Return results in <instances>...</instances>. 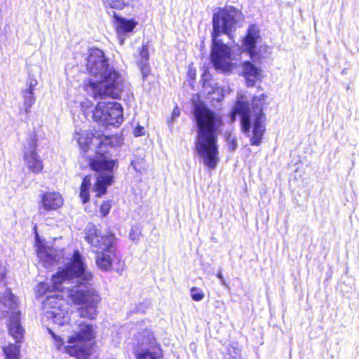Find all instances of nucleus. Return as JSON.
Wrapping results in <instances>:
<instances>
[{
  "mask_svg": "<svg viewBox=\"0 0 359 359\" xmlns=\"http://www.w3.org/2000/svg\"><path fill=\"white\" fill-rule=\"evenodd\" d=\"M83 256L75 250L66 265L52 276L53 290L57 294L50 295L43 302L45 316L61 326L69 321L67 302L81 306L78 315L93 319L97 315L100 295L93 287L92 273L86 270Z\"/></svg>",
  "mask_w": 359,
  "mask_h": 359,
  "instance_id": "nucleus-1",
  "label": "nucleus"
},
{
  "mask_svg": "<svg viewBox=\"0 0 359 359\" xmlns=\"http://www.w3.org/2000/svg\"><path fill=\"white\" fill-rule=\"evenodd\" d=\"M194 116L197 132L196 151L204 165L213 170L219 161L217 137L223 126L222 116L203 104L194 107Z\"/></svg>",
  "mask_w": 359,
  "mask_h": 359,
  "instance_id": "nucleus-2",
  "label": "nucleus"
},
{
  "mask_svg": "<svg viewBox=\"0 0 359 359\" xmlns=\"http://www.w3.org/2000/svg\"><path fill=\"white\" fill-rule=\"evenodd\" d=\"M87 70L94 78L90 79L88 90H91L95 98L109 96L116 98L123 88V79L115 69L109 68L103 52L92 49L86 64Z\"/></svg>",
  "mask_w": 359,
  "mask_h": 359,
  "instance_id": "nucleus-3",
  "label": "nucleus"
},
{
  "mask_svg": "<svg viewBox=\"0 0 359 359\" xmlns=\"http://www.w3.org/2000/svg\"><path fill=\"white\" fill-rule=\"evenodd\" d=\"M241 15V12L233 7L220 9L213 15L211 62L216 69L223 72L231 69L232 56L230 48L218 38L222 34L231 37V32L236 30V24L240 20Z\"/></svg>",
  "mask_w": 359,
  "mask_h": 359,
  "instance_id": "nucleus-4",
  "label": "nucleus"
},
{
  "mask_svg": "<svg viewBox=\"0 0 359 359\" xmlns=\"http://www.w3.org/2000/svg\"><path fill=\"white\" fill-rule=\"evenodd\" d=\"M266 98L267 96L261 94L255 96L250 103L245 96L241 95L237 97L233 109L232 121L235 120L236 115L239 116L241 130L245 136L250 137V144L253 146L262 144L266 130V115L263 111Z\"/></svg>",
  "mask_w": 359,
  "mask_h": 359,
  "instance_id": "nucleus-5",
  "label": "nucleus"
},
{
  "mask_svg": "<svg viewBox=\"0 0 359 359\" xmlns=\"http://www.w3.org/2000/svg\"><path fill=\"white\" fill-rule=\"evenodd\" d=\"M49 333L54 339V344L58 351L75 356L77 359H98L95 354L90 352L89 341L93 338L91 325L79 322L78 330L67 338V345H65L64 338L57 336L51 330H49Z\"/></svg>",
  "mask_w": 359,
  "mask_h": 359,
  "instance_id": "nucleus-6",
  "label": "nucleus"
},
{
  "mask_svg": "<svg viewBox=\"0 0 359 359\" xmlns=\"http://www.w3.org/2000/svg\"><path fill=\"white\" fill-rule=\"evenodd\" d=\"M100 151H96L97 155L90 162V168L96 172L97 180L93 187V191L97 197L106 194L107 189L113 183L114 168L117 165L115 161L101 154Z\"/></svg>",
  "mask_w": 359,
  "mask_h": 359,
  "instance_id": "nucleus-7",
  "label": "nucleus"
},
{
  "mask_svg": "<svg viewBox=\"0 0 359 359\" xmlns=\"http://www.w3.org/2000/svg\"><path fill=\"white\" fill-rule=\"evenodd\" d=\"M15 297L11 290H6L4 296L0 298V318L10 315L8 325L10 334L15 339L16 343H20L23 339L24 330L20 322V311L17 310Z\"/></svg>",
  "mask_w": 359,
  "mask_h": 359,
  "instance_id": "nucleus-8",
  "label": "nucleus"
},
{
  "mask_svg": "<svg viewBox=\"0 0 359 359\" xmlns=\"http://www.w3.org/2000/svg\"><path fill=\"white\" fill-rule=\"evenodd\" d=\"M137 345L134 353L136 359H159L163 356L161 345L149 330L139 332L136 337Z\"/></svg>",
  "mask_w": 359,
  "mask_h": 359,
  "instance_id": "nucleus-9",
  "label": "nucleus"
},
{
  "mask_svg": "<svg viewBox=\"0 0 359 359\" xmlns=\"http://www.w3.org/2000/svg\"><path fill=\"white\" fill-rule=\"evenodd\" d=\"M93 118L104 126H118L123 120V108L114 101L99 102L93 111Z\"/></svg>",
  "mask_w": 359,
  "mask_h": 359,
  "instance_id": "nucleus-10",
  "label": "nucleus"
},
{
  "mask_svg": "<svg viewBox=\"0 0 359 359\" xmlns=\"http://www.w3.org/2000/svg\"><path fill=\"white\" fill-rule=\"evenodd\" d=\"M262 38L259 28L255 25H250L248 29L246 36L243 40V50L247 52L253 61L262 60L269 57L271 54L270 48L266 46H259Z\"/></svg>",
  "mask_w": 359,
  "mask_h": 359,
  "instance_id": "nucleus-11",
  "label": "nucleus"
},
{
  "mask_svg": "<svg viewBox=\"0 0 359 359\" xmlns=\"http://www.w3.org/2000/svg\"><path fill=\"white\" fill-rule=\"evenodd\" d=\"M86 241L93 248V251L99 252L114 247L115 236L111 233L101 234L94 225L87 226Z\"/></svg>",
  "mask_w": 359,
  "mask_h": 359,
  "instance_id": "nucleus-12",
  "label": "nucleus"
},
{
  "mask_svg": "<svg viewBox=\"0 0 359 359\" xmlns=\"http://www.w3.org/2000/svg\"><path fill=\"white\" fill-rule=\"evenodd\" d=\"M36 140L30 137L27 140V144L25 147L24 161L25 165L29 171L34 174L41 172L43 168V161L36 152Z\"/></svg>",
  "mask_w": 359,
  "mask_h": 359,
  "instance_id": "nucleus-13",
  "label": "nucleus"
},
{
  "mask_svg": "<svg viewBox=\"0 0 359 359\" xmlns=\"http://www.w3.org/2000/svg\"><path fill=\"white\" fill-rule=\"evenodd\" d=\"M74 138L81 149L87 151L95 146V148H102L111 144V139L107 137H97L88 130L76 131Z\"/></svg>",
  "mask_w": 359,
  "mask_h": 359,
  "instance_id": "nucleus-14",
  "label": "nucleus"
},
{
  "mask_svg": "<svg viewBox=\"0 0 359 359\" xmlns=\"http://www.w3.org/2000/svg\"><path fill=\"white\" fill-rule=\"evenodd\" d=\"M36 253L46 267H50L57 262L62 254L61 251H57L53 248L41 245L37 247Z\"/></svg>",
  "mask_w": 359,
  "mask_h": 359,
  "instance_id": "nucleus-15",
  "label": "nucleus"
},
{
  "mask_svg": "<svg viewBox=\"0 0 359 359\" xmlns=\"http://www.w3.org/2000/svg\"><path fill=\"white\" fill-rule=\"evenodd\" d=\"M63 205V198L58 192H47L41 196V206L40 211L55 210Z\"/></svg>",
  "mask_w": 359,
  "mask_h": 359,
  "instance_id": "nucleus-16",
  "label": "nucleus"
},
{
  "mask_svg": "<svg viewBox=\"0 0 359 359\" xmlns=\"http://www.w3.org/2000/svg\"><path fill=\"white\" fill-rule=\"evenodd\" d=\"M95 262L97 267L102 271H109L116 258L115 247L102 251L96 252Z\"/></svg>",
  "mask_w": 359,
  "mask_h": 359,
  "instance_id": "nucleus-17",
  "label": "nucleus"
},
{
  "mask_svg": "<svg viewBox=\"0 0 359 359\" xmlns=\"http://www.w3.org/2000/svg\"><path fill=\"white\" fill-rule=\"evenodd\" d=\"M242 69L248 87L254 86L256 81L260 80L262 77V71L250 62H243Z\"/></svg>",
  "mask_w": 359,
  "mask_h": 359,
  "instance_id": "nucleus-18",
  "label": "nucleus"
},
{
  "mask_svg": "<svg viewBox=\"0 0 359 359\" xmlns=\"http://www.w3.org/2000/svg\"><path fill=\"white\" fill-rule=\"evenodd\" d=\"M37 83L38 82L36 79H29L26 88L21 92L23 98V109L26 114L30 112V109L35 103L36 98L34 96V90Z\"/></svg>",
  "mask_w": 359,
  "mask_h": 359,
  "instance_id": "nucleus-19",
  "label": "nucleus"
},
{
  "mask_svg": "<svg viewBox=\"0 0 359 359\" xmlns=\"http://www.w3.org/2000/svg\"><path fill=\"white\" fill-rule=\"evenodd\" d=\"M137 64L139 66L142 77L144 79L150 72V67L149 65V46L143 44L140 49L139 57L137 60Z\"/></svg>",
  "mask_w": 359,
  "mask_h": 359,
  "instance_id": "nucleus-20",
  "label": "nucleus"
},
{
  "mask_svg": "<svg viewBox=\"0 0 359 359\" xmlns=\"http://www.w3.org/2000/svg\"><path fill=\"white\" fill-rule=\"evenodd\" d=\"M113 15L116 19V27L118 33L131 32L137 25V22L134 20L118 17L115 12H113Z\"/></svg>",
  "mask_w": 359,
  "mask_h": 359,
  "instance_id": "nucleus-21",
  "label": "nucleus"
},
{
  "mask_svg": "<svg viewBox=\"0 0 359 359\" xmlns=\"http://www.w3.org/2000/svg\"><path fill=\"white\" fill-rule=\"evenodd\" d=\"M90 187V177L89 176H85L83 179L80 189V198L83 203H86L89 201V190Z\"/></svg>",
  "mask_w": 359,
  "mask_h": 359,
  "instance_id": "nucleus-22",
  "label": "nucleus"
},
{
  "mask_svg": "<svg viewBox=\"0 0 359 359\" xmlns=\"http://www.w3.org/2000/svg\"><path fill=\"white\" fill-rule=\"evenodd\" d=\"M20 347L15 344H10L4 348L6 359H19Z\"/></svg>",
  "mask_w": 359,
  "mask_h": 359,
  "instance_id": "nucleus-23",
  "label": "nucleus"
},
{
  "mask_svg": "<svg viewBox=\"0 0 359 359\" xmlns=\"http://www.w3.org/2000/svg\"><path fill=\"white\" fill-rule=\"evenodd\" d=\"M190 293H191V297L192 299L196 302L201 301L205 297V294H204V292H203V290L196 287H191L190 289Z\"/></svg>",
  "mask_w": 359,
  "mask_h": 359,
  "instance_id": "nucleus-24",
  "label": "nucleus"
},
{
  "mask_svg": "<svg viewBox=\"0 0 359 359\" xmlns=\"http://www.w3.org/2000/svg\"><path fill=\"white\" fill-rule=\"evenodd\" d=\"M108 5L111 8L123 9L126 6V3L124 0H111L108 2Z\"/></svg>",
  "mask_w": 359,
  "mask_h": 359,
  "instance_id": "nucleus-25",
  "label": "nucleus"
},
{
  "mask_svg": "<svg viewBox=\"0 0 359 359\" xmlns=\"http://www.w3.org/2000/svg\"><path fill=\"white\" fill-rule=\"evenodd\" d=\"M111 203L109 201L104 202L100 206V212L103 217L107 216L111 209Z\"/></svg>",
  "mask_w": 359,
  "mask_h": 359,
  "instance_id": "nucleus-26",
  "label": "nucleus"
},
{
  "mask_svg": "<svg viewBox=\"0 0 359 359\" xmlns=\"http://www.w3.org/2000/svg\"><path fill=\"white\" fill-rule=\"evenodd\" d=\"M140 233L137 230L133 229H131L130 232V238L133 242L137 243L138 241L140 240Z\"/></svg>",
  "mask_w": 359,
  "mask_h": 359,
  "instance_id": "nucleus-27",
  "label": "nucleus"
},
{
  "mask_svg": "<svg viewBox=\"0 0 359 359\" xmlns=\"http://www.w3.org/2000/svg\"><path fill=\"white\" fill-rule=\"evenodd\" d=\"M144 134V127L138 126L134 130V135L135 137H140Z\"/></svg>",
  "mask_w": 359,
  "mask_h": 359,
  "instance_id": "nucleus-28",
  "label": "nucleus"
},
{
  "mask_svg": "<svg viewBox=\"0 0 359 359\" xmlns=\"http://www.w3.org/2000/svg\"><path fill=\"white\" fill-rule=\"evenodd\" d=\"M217 277L219 279V280L221 282V284L222 285H224V287H227L228 286V285H227L226 280H224V278L223 277V275H222L221 271H219V272H218L217 273Z\"/></svg>",
  "mask_w": 359,
  "mask_h": 359,
  "instance_id": "nucleus-29",
  "label": "nucleus"
},
{
  "mask_svg": "<svg viewBox=\"0 0 359 359\" xmlns=\"http://www.w3.org/2000/svg\"><path fill=\"white\" fill-rule=\"evenodd\" d=\"M180 114V111L179 109V108L177 107H175V109H173L172 111V120L173 121L174 119H175L176 118H177Z\"/></svg>",
  "mask_w": 359,
  "mask_h": 359,
  "instance_id": "nucleus-30",
  "label": "nucleus"
},
{
  "mask_svg": "<svg viewBox=\"0 0 359 359\" xmlns=\"http://www.w3.org/2000/svg\"><path fill=\"white\" fill-rule=\"evenodd\" d=\"M46 284L45 283H40L39 287L41 289H45Z\"/></svg>",
  "mask_w": 359,
  "mask_h": 359,
  "instance_id": "nucleus-31",
  "label": "nucleus"
},
{
  "mask_svg": "<svg viewBox=\"0 0 359 359\" xmlns=\"http://www.w3.org/2000/svg\"><path fill=\"white\" fill-rule=\"evenodd\" d=\"M4 278V274L2 273H0V280H2Z\"/></svg>",
  "mask_w": 359,
  "mask_h": 359,
  "instance_id": "nucleus-32",
  "label": "nucleus"
}]
</instances>
